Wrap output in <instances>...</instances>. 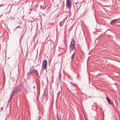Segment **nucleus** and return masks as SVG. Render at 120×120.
I'll list each match as a JSON object with an SVG mask.
<instances>
[{"label":"nucleus","instance_id":"nucleus-1","mask_svg":"<svg viewBox=\"0 0 120 120\" xmlns=\"http://www.w3.org/2000/svg\"><path fill=\"white\" fill-rule=\"evenodd\" d=\"M22 88V85L21 84H19L15 87L14 89L13 90L12 92H13V93L15 94L18 91H21Z\"/></svg>","mask_w":120,"mask_h":120},{"label":"nucleus","instance_id":"nucleus-2","mask_svg":"<svg viewBox=\"0 0 120 120\" xmlns=\"http://www.w3.org/2000/svg\"><path fill=\"white\" fill-rule=\"evenodd\" d=\"M66 6L67 8L70 9L71 6V0H66Z\"/></svg>","mask_w":120,"mask_h":120},{"label":"nucleus","instance_id":"nucleus-3","mask_svg":"<svg viewBox=\"0 0 120 120\" xmlns=\"http://www.w3.org/2000/svg\"><path fill=\"white\" fill-rule=\"evenodd\" d=\"M47 61L46 60H44L42 63V67L44 69H45L47 68Z\"/></svg>","mask_w":120,"mask_h":120},{"label":"nucleus","instance_id":"nucleus-4","mask_svg":"<svg viewBox=\"0 0 120 120\" xmlns=\"http://www.w3.org/2000/svg\"><path fill=\"white\" fill-rule=\"evenodd\" d=\"M70 47L72 49V50H73L74 49H75V44H70Z\"/></svg>","mask_w":120,"mask_h":120},{"label":"nucleus","instance_id":"nucleus-5","mask_svg":"<svg viewBox=\"0 0 120 120\" xmlns=\"http://www.w3.org/2000/svg\"><path fill=\"white\" fill-rule=\"evenodd\" d=\"M118 19H116L113 20L112 21H110L111 24L112 25H113L114 24L116 23V20Z\"/></svg>","mask_w":120,"mask_h":120},{"label":"nucleus","instance_id":"nucleus-6","mask_svg":"<svg viewBox=\"0 0 120 120\" xmlns=\"http://www.w3.org/2000/svg\"><path fill=\"white\" fill-rule=\"evenodd\" d=\"M33 68H31L29 70V72L28 73V74L30 75L31 74L33 73Z\"/></svg>","mask_w":120,"mask_h":120},{"label":"nucleus","instance_id":"nucleus-7","mask_svg":"<svg viewBox=\"0 0 120 120\" xmlns=\"http://www.w3.org/2000/svg\"><path fill=\"white\" fill-rule=\"evenodd\" d=\"M33 73L37 75H38L39 74L38 73V70L35 69L33 68Z\"/></svg>","mask_w":120,"mask_h":120},{"label":"nucleus","instance_id":"nucleus-8","mask_svg":"<svg viewBox=\"0 0 120 120\" xmlns=\"http://www.w3.org/2000/svg\"><path fill=\"white\" fill-rule=\"evenodd\" d=\"M106 99L107 100L108 103H109L110 105H112V104L111 102L110 99L109 98L107 97H106Z\"/></svg>","mask_w":120,"mask_h":120},{"label":"nucleus","instance_id":"nucleus-9","mask_svg":"<svg viewBox=\"0 0 120 120\" xmlns=\"http://www.w3.org/2000/svg\"><path fill=\"white\" fill-rule=\"evenodd\" d=\"M75 51L73 53V54L72 55L71 57V61L74 58L75 56Z\"/></svg>","mask_w":120,"mask_h":120},{"label":"nucleus","instance_id":"nucleus-10","mask_svg":"<svg viewBox=\"0 0 120 120\" xmlns=\"http://www.w3.org/2000/svg\"><path fill=\"white\" fill-rule=\"evenodd\" d=\"M12 93V94L11 95V97L10 98V100H9V102L11 100V99H12V96H13V95H15V93H13V92H11V94Z\"/></svg>","mask_w":120,"mask_h":120},{"label":"nucleus","instance_id":"nucleus-11","mask_svg":"<svg viewBox=\"0 0 120 120\" xmlns=\"http://www.w3.org/2000/svg\"><path fill=\"white\" fill-rule=\"evenodd\" d=\"M72 41H71V44H75V41L74 39H72Z\"/></svg>","mask_w":120,"mask_h":120},{"label":"nucleus","instance_id":"nucleus-12","mask_svg":"<svg viewBox=\"0 0 120 120\" xmlns=\"http://www.w3.org/2000/svg\"><path fill=\"white\" fill-rule=\"evenodd\" d=\"M75 4L76 5V8H80V6L78 7V4H79L78 3H75Z\"/></svg>","mask_w":120,"mask_h":120},{"label":"nucleus","instance_id":"nucleus-13","mask_svg":"<svg viewBox=\"0 0 120 120\" xmlns=\"http://www.w3.org/2000/svg\"><path fill=\"white\" fill-rule=\"evenodd\" d=\"M59 80H60V78H61V73H60L59 74Z\"/></svg>","mask_w":120,"mask_h":120},{"label":"nucleus","instance_id":"nucleus-14","mask_svg":"<svg viewBox=\"0 0 120 120\" xmlns=\"http://www.w3.org/2000/svg\"><path fill=\"white\" fill-rule=\"evenodd\" d=\"M40 8L41 9H42L43 10H44L45 8H43L41 6V7H40Z\"/></svg>","mask_w":120,"mask_h":120},{"label":"nucleus","instance_id":"nucleus-15","mask_svg":"<svg viewBox=\"0 0 120 120\" xmlns=\"http://www.w3.org/2000/svg\"><path fill=\"white\" fill-rule=\"evenodd\" d=\"M57 118L58 120H62L60 119L57 116Z\"/></svg>","mask_w":120,"mask_h":120},{"label":"nucleus","instance_id":"nucleus-16","mask_svg":"<svg viewBox=\"0 0 120 120\" xmlns=\"http://www.w3.org/2000/svg\"><path fill=\"white\" fill-rule=\"evenodd\" d=\"M19 28V26H18L17 27H16V29H17V28Z\"/></svg>","mask_w":120,"mask_h":120},{"label":"nucleus","instance_id":"nucleus-17","mask_svg":"<svg viewBox=\"0 0 120 120\" xmlns=\"http://www.w3.org/2000/svg\"><path fill=\"white\" fill-rule=\"evenodd\" d=\"M35 86H34V87H33V88L34 89H35Z\"/></svg>","mask_w":120,"mask_h":120},{"label":"nucleus","instance_id":"nucleus-18","mask_svg":"<svg viewBox=\"0 0 120 120\" xmlns=\"http://www.w3.org/2000/svg\"><path fill=\"white\" fill-rule=\"evenodd\" d=\"M89 80H90V79H89Z\"/></svg>","mask_w":120,"mask_h":120},{"label":"nucleus","instance_id":"nucleus-19","mask_svg":"<svg viewBox=\"0 0 120 120\" xmlns=\"http://www.w3.org/2000/svg\"><path fill=\"white\" fill-rule=\"evenodd\" d=\"M1 6V5L0 6V7Z\"/></svg>","mask_w":120,"mask_h":120}]
</instances>
